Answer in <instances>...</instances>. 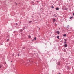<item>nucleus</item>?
<instances>
[{"label": "nucleus", "mask_w": 74, "mask_h": 74, "mask_svg": "<svg viewBox=\"0 0 74 74\" xmlns=\"http://www.w3.org/2000/svg\"><path fill=\"white\" fill-rule=\"evenodd\" d=\"M27 62H30V61L29 60H28L27 61Z\"/></svg>", "instance_id": "11"}, {"label": "nucleus", "mask_w": 74, "mask_h": 74, "mask_svg": "<svg viewBox=\"0 0 74 74\" xmlns=\"http://www.w3.org/2000/svg\"><path fill=\"white\" fill-rule=\"evenodd\" d=\"M53 22H56V19L53 18Z\"/></svg>", "instance_id": "3"}, {"label": "nucleus", "mask_w": 74, "mask_h": 74, "mask_svg": "<svg viewBox=\"0 0 74 74\" xmlns=\"http://www.w3.org/2000/svg\"><path fill=\"white\" fill-rule=\"evenodd\" d=\"M16 4L17 5L18 4H17V3H16Z\"/></svg>", "instance_id": "30"}, {"label": "nucleus", "mask_w": 74, "mask_h": 74, "mask_svg": "<svg viewBox=\"0 0 74 74\" xmlns=\"http://www.w3.org/2000/svg\"><path fill=\"white\" fill-rule=\"evenodd\" d=\"M34 40H36V37H35L34 38Z\"/></svg>", "instance_id": "14"}, {"label": "nucleus", "mask_w": 74, "mask_h": 74, "mask_svg": "<svg viewBox=\"0 0 74 74\" xmlns=\"http://www.w3.org/2000/svg\"><path fill=\"white\" fill-rule=\"evenodd\" d=\"M66 43H67V42H66V41H65L64 42V44H66Z\"/></svg>", "instance_id": "10"}, {"label": "nucleus", "mask_w": 74, "mask_h": 74, "mask_svg": "<svg viewBox=\"0 0 74 74\" xmlns=\"http://www.w3.org/2000/svg\"><path fill=\"white\" fill-rule=\"evenodd\" d=\"M40 29L39 28V30H40Z\"/></svg>", "instance_id": "29"}, {"label": "nucleus", "mask_w": 74, "mask_h": 74, "mask_svg": "<svg viewBox=\"0 0 74 74\" xmlns=\"http://www.w3.org/2000/svg\"><path fill=\"white\" fill-rule=\"evenodd\" d=\"M59 29H60V28Z\"/></svg>", "instance_id": "34"}, {"label": "nucleus", "mask_w": 74, "mask_h": 74, "mask_svg": "<svg viewBox=\"0 0 74 74\" xmlns=\"http://www.w3.org/2000/svg\"><path fill=\"white\" fill-rule=\"evenodd\" d=\"M18 56H19V54H18Z\"/></svg>", "instance_id": "18"}, {"label": "nucleus", "mask_w": 74, "mask_h": 74, "mask_svg": "<svg viewBox=\"0 0 74 74\" xmlns=\"http://www.w3.org/2000/svg\"><path fill=\"white\" fill-rule=\"evenodd\" d=\"M72 18H73V16L71 17H70L69 18V19H72Z\"/></svg>", "instance_id": "7"}, {"label": "nucleus", "mask_w": 74, "mask_h": 74, "mask_svg": "<svg viewBox=\"0 0 74 74\" xmlns=\"http://www.w3.org/2000/svg\"><path fill=\"white\" fill-rule=\"evenodd\" d=\"M65 10H67V9H66Z\"/></svg>", "instance_id": "32"}, {"label": "nucleus", "mask_w": 74, "mask_h": 74, "mask_svg": "<svg viewBox=\"0 0 74 74\" xmlns=\"http://www.w3.org/2000/svg\"><path fill=\"white\" fill-rule=\"evenodd\" d=\"M64 40L66 42V41H67V39H64Z\"/></svg>", "instance_id": "9"}, {"label": "nucleus", "mask_w": 74, "mask_h": 74, "mask_svg": "<svg viewBox=\"0 0 74 74\" xmlns=\"http://www.w3.org/2000/svg\"><path fill=\"white\" fill-rule=\"evenodd\" d=\"M32 41H34V39L32 40Z\"/></svg>", "instance_id": "21"}, {"label": "nucleus", "mask_w": 74, "mask_h": 74, "mask_svg": "<svg viewBox=\"0 0 74 74\" xmlns=\"http://www.w3.org/2000/svg\"><path fill=\"white\" fill-rule=\"evenodd\" d=\"M64 37H66V34H65L63 35Z\"/></svg>", "instance_id": "5"}, {"label": "nucleus", "mask_w": 74, "mask_h": 74, "mask_svg": "<svg viewBox=\"0 0 74 74\" xmlns=\"http://www.w3.org/2000/svg\"><path fill=\"white\" fill-rule=\"evenodd\" d=\"M64 46L65 48H66L67 47V44H65Z\"/></svg>", "instance_id": "2"}, {"label": "nucleus", "mask_w": 74, "mask_h": 74, "mask_svg": "<svg viewBox=\"0 0 74 74\" xmlns=\"http://www.w3.org/2000/svg\"><path fill=\"white\" fill-rule=\"evenodd\" d=\"M73 15V16H74V13H73V14H72Z\"/></svg>", "instance_id": "15"}, {"label": "nucleus", "mask_w": 74, "mask_h": 74, "mask_svg": "<svg viewBox=\"0 0 74 74\" xmlns=\"http://www.w3.org/2000/svg\"><path fill=\"white\" fill-rule=\"evenodd\" d=\"M59 65H60V62H59V64H58Z\"/></svg>", "instance_id": "24"}, {"label": "nucleus", "mask_w": 74, "mask_h": 74, "mask_svg": "<svg viewBox=\"0 0 74 74\" xmlns=\"http://www.w3.org/2000/svg\"><path fill=\"white\" fill-rule=\"evenodd\" d=\"M58 1L59 0H57Z\"/></svg>", "instance_id": "33"}, {"label": "nucleus", "mask_w": 74, "mask_h": 74, "mask_svg": "<svg viewBox=\"0 0 74 74\" xmlns=\"http://www.w3.org/2000/svg\"><path fill=\"white\" fill-rule=\"evenodd\" d=\"M0 68H1V65L0 66Z\"/></svg>", "instance_id": "17"}, {"label": "nucleus", "mask_w": 74, "mask_h": 74, "mask_svg": "<svg viewBox=\"0 0 74 74\" xmlns=\"http://www.w3.org/2000/svg\"><path fill=\"white\" fill-rule=\"evenodd\" d=\"M5 64H6V62H5Z\"/></svg>", "instance_id": "19"}, {"label": "nucleus", "mask_w": 74, "mask_h": 74, "mask_svg": "<svg viewBox=\"0 0 74 74\" xmlns=\"http://www.w3.org/2000/svg\"><path fill=\"white\" fill-rule=\"evenodd\" d=\"M28 37H29V38H30L31 37V36H30L29 35Z\"/></svg>", "instance_id": "13"}, {"label": "nucleus", "mask_w": 74, "mask_h": 74, "mask_svg": "<svg viewBox=\"0 0 74 74\" xmlns=\"http://www.w3.org/2000/svg\"><path fill=\"white\" fill-rule=\"evenodd\" d=\"M59 36H57V38H58V39H59Z\"/></svg>", "instance_id": "12"}, {"label": "nucleus", "mask_w": 74, "mask_h": 74, "mask_svg": "<svg viewBox=\"0 0 74 74\" xmlns=\"http://www.w3.org/2000/svg\"><path fill=\"white\" fill-rule=\"evenodd\" d=\"M68 27H69V26H68V27H67V28H68Z\"/></svg>", "instance_id": "23"}, {"label": "nucleus", "mask_w": 74, "mask_h": 74, "mask_svg": "<svg viewBox=\"0 0 74 74\" xmlns=\"http://www.w3.org/2000/svg\"><path fill=\"white\" fill-rule=\"evenodd\" d=\"M51 8H54V7H53V6H51Z\"/></svg>", "instance_id": "8"}, {"label": "nucleus", "mask_w": 74, "mask_h": 74, "mask_svg": "<svg viewBox=\"0 0 74 74\" xmlns=\"http://www.w3.org/2000/svg\"><path fill=\"white\" fill-rule=\"evenodd\" d=\"M21 32H22V30L21 29Z\"/></svg>", "instance_id": "25"}, {"label": "nucleus", "mask_w": 74, "mask_h": 74, "mask_svg": "<svg viewBox=\"0 0 74 74\" xmlns=\"http://www.w3.org/2000/svg\"><path fill=\"white\" fill-rule=\"evenodd\" d=\"M25 27H24V28H25Z\"/></svg>", "instance_id": "27"}, {"label": "nucleus", "mask_w": 74, "mask_h": 74, "mask_svg": "<svg viewBox=\"0 0 74 74\" xmlns=\"http://www.w3.org/2000/svg\"><path fill=\"white\" fill-rule=\"evenodd\" d=\"M55 16V17H56V16Z\"/></svg>", "instance_id": "22"}, {"label": "nucleus", "mask_w": 74, "mask_h": 74, "mask_svg": "<svg viewBox=\"0 0 74 74\" xmlns=\"http://www.w3.org/2000/svg\"><path fill=\"white\" fill-rule=\"evenodd\" d=\"M8 40H9V39H8L7 40V41H8Z\"/></svg>", "instance_id": "20"}, {"label": "nucleus", "mask_w": 74, "mask_h": 74, "mask_svg": "<svg viewBox=\"0 0 74 74\" xmlns=\"http://www.w3.org/2000/svg\"><path fill=\"white\" fill-rule=\"evenodd\" d=\"M25 28H24L23 29V30H25Z\"/></svg>", "instance_id": "16"}, {"label": "nucleus", "mask_w": 74, "mask_h": 74, "mask_svg": "<svg viewBox=\"0 0 74 74\" xmlns=\"http://www.w3.org/2000/svg\"><path fill=\"white\" fill-rule=\"evenodd\" d=\"M56 10H59V8L57 7L56 8Z\"/></svg>", "instance_id": "4"}, {"label": "nucleus", "mask_w": 74, "mask_h": 74, "mask_svg": "<svg viewBox=\"0 0 74 74\" xmlns=\"http://www.w3.org/2000/svg\"><path fill=\"white\" fill-rule=\"evenodd\" d=\"M56 33H57L58 34H60V32H59V31H57L56 32Z\"/></svg>", "instance_id": "1"}, {"label": "nucleus", "mask_w": 74, "mask_h": 74, "mask_svg": "<svg viewBox=\"0 0 74 74\" xmlns=\"http://www.w3.org/2000/svg\"><path fill=\"white\" fill-rule=\"evenodd\" d=\"M32 21H29V23H32Z\"/></svg>", "instance_id": "6"}, {"label": "nucleus", "mask_w": 74, "mask_h": 74, "mask_svg": "<svg viewBox=\"0 0 74 74\" xmlns=\"http://www.w3.org/2000/svg\"><path fill=\"white\" fill-rule=\"evenodd\" d=\"M36 64H37V63H36Z\"/></svg>", "instance_id": "31"}, {"label": "nucleus", "mask_w": 74, "mask_h": 74, "mask_svg": "<svg viewBox=\"0 0 74 74\" xmlns=\"http://www.w3.org/2000/svg\"><path fill=\"white\" fill-rule=\"evenodd\" d=\"M16 25H17V23H16Z\"/></svg>", "instance_id": "26"}, {"label": "nucleus", "mask_w": 74, "mask_h": 74, "mask_svg": "<svg viewBox=\"0 0 74 74\" xmlns=\"http://www.w3.org/2000/svg\"><path fill=\"white\" fill-rule=\"evenodd\" d=\"M11 62H12V61H11Z\"/></svg>", "instance_id": "28"}]
</instances>
